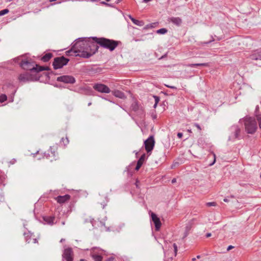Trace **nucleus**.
Instances as JSON below:
<instances>
[{
  "label": "nucleus",
  "mask_w": 261,
  "mask_h": 261,
  "mask_svg": "<svg viewBox=\"0 0 261 261\" xmlns=\"http://www.w3.org/2000/svg\"><path fill=\"white\" fill-rule=\"evenodd\" d=\"M7 96L5 94H1L0 95V102H3L4 101H5L6 100H7Z\"/></svg>",
  "instance_id": "nucleus-32"
},
{
  "label": "nucleus",
  "mask_w": 261,
  "mask_h": 261,
  "mask_svg": "<svg viewBox=\"0 0 261 261\" xmlns=\"http://www.w3.org/2000/svg\"><path fill=\"white\" fill-rule=\"evenodd\" d=\"M44 158L48 160L51 162L58 160L59 158L57 152V148L54 146L50 147L47 152L44 153Z\"/></svg>",
  "instance_id": "nucleus-7"
},
{
  "label": "nucleus",
  "mask_w": 261,
  "mask_h": 261,
  "mask_svg": "<svg viewBox=\"0 0 261 261\" xmlns=\"http://www.w3.org/2000/svg\"><path fill=\"white\" fill-rule=\"evenodd\" d=\"M3 181L2 178L0 176V184H2Z\"/></svg>",
  "instance_id": "nucleus-58"
},
{
  "label": "nucleus",
  "mask_w": 261,
  "mask_h": 261,
  "mask_svg": "<svg viewBox=\"0 0 261 261\" xmlns=\"http://www.w3.org/2000/svg\"><path fill=\"white\" fill-rule=\"evenodd\" d=\"M61 142H63V144L65 146L69 143V140L67 137H66L65 139L62 138L61 139Z\"/></svg>",
  "instance_id": "nucleus-35"
},
{
  "label": "nucleus",
  "mask_w": 261,
  "mask_h": 261,
  "mask_svg": "<svg viewBox=\"0 0 261 261\" xmlns=\"http://www.w3.org/2000/svg\"><path fill=\"white\" fill-rule=\"evenodd\" d=\"M133 22L136 25H138V26H140V27H142L143 26L144 24V22L142 20H137V19H134L133 20Z\"/></svg>",
  "instance_id": "nucleus-30"
},
{
  "label": "nucleus",
  "mask_w": 261,
  "mask_h": 261,
  "mask_svg": "<svg viewBox=\"0 0 261 261\" xmlns=\"http://www.w3.org/2000/svg\"><path fill=\"white\" fill-rule=\"evenodd\" d=\"M198 143L202 148H205L207 145L204 139L202 138H200L198 140Z\"/></svg>",
  "instance_id": "nucleus-27"
},
{
  "label": "nucleus",
  "mask_w": 261,
  "mask_h": 261,
  "mask_svg": "<svg viewBox=\"0 0 261 261\" xmlns=\"http://www.w3.org/2000/svg\"><path fill=\"white\" fill-rule=\"evenodd\" d=\"M99 196H100L98 199V202L102 206V208H104L109 201V199L107 195H105L103 194Z\"/></svg>",
  "instance_id": "nucleus-15"
},
{
  "label": "nucleus",
  "mask_w": 261,
  "mask_h": 261,
  "mask_svg": "<svg viewBox=\"0 0 261 261\" xmlns=\"http://www.w3.org/2000/svg\"><path fill=\"white\" fill-rule=\"evenodd\" d=\"M256 119L259 122V127L261 129V114H256Z\"/></svg>",
  "instance_id": "nucleus-33"
},
{
  "label": "nucleus",
  "mask_w": 261,
  "mask_h": 261,
  "mask_svg": "<svg viewBox=\"0 0 261 261\" xmlns=\"http://www.w3.org/2000/svg\"><path fill=\"white\" fill-rule=\"evenodd\" d=\"M167 57V54H165L164 55L162 56L161 58H159L160 60L163 59Z\"/></svg>",
  "instance_id": "nucleus-50"
},
{
  "label": "nucleus",
  "mask_w": 261,
  "mask_h": 261,
  "mask_svg": "<svg viewBox=\"0 0 261 261\" xmlns=\"http://www.w3.org/2000/svg\"><path fill=\"white\" fill-rule=\"evenodd\" d=\"M65 239H62L61 240H60V242H63L64 241H65Z\"/></svg>",
  "instance_id": "nucleus-60"
},
{
  "label": "nucleus",
  "mask_w": 261,
  "mask_h": 261,
  "mask_svg": "<svg viewBox=\"0 0 261 261\" xmlns=\"http://www.w3.org/2000/svg\"><path fill=\"white\" fill-rule=\"evenodd\" d=\"M166 87H168V88H171V89H176V87H175V86H169V85H165Z\"/></svg>",
  "instance_id": "nucleus-45"
},
{
  "label": "nucleus",
  "mask_w": 261,
  "mask_h": 261,
  "mask_svg": "<svg viewBox=\"0 0 261 261\" xmlns=\"http://www.w3.org/2000/svg\"><path fill=\"white\" fill-rule=\"evenodd\" d=\"M73 251L71 248H67L64 249L62 257L63 259L66 261H73Z\"/></svg>",
  "instance_id": "nucleus-13"
},
{
  "label": "nucleus",
  "mask_w": 261,
  "mask_h": 261,
  "mask_svg": "<svg viewBox=\"0 0 261 261\" xmlns=\"http://www.w3.org/2000/svg\"><path fill=\"white\" fill-rule=\"evenodd\" d=\"M9 10L8 9H5L1 11H0V16H3L7 13H8Z\"/></svg>",
  "instance_id": "nucleus-34"
},
{
  "label": "nucleus",
  "mask_w": 261,
  "mask_h": 261,
  "mask_svg": "<svg viewBox=\"0 0 261 261\" xmlns=\"http://www.w3.org/2000/svg\"><path fill=\"white\" fill-rule=\"evenodd\" d=\"M157 105H158V104H156V102H155V103H154V105L153 106V108H155L156 107Z\"/></svg>",
  "instance_id": "nucleus-57"
},
{
  "label": "nucleus",
  "mask_w": 261,
  "mask_h": 261,
  "mask_svg": "<svg viewBox=\"0 0 261 261\" xmlns=\"http://www.w3.org/2000/svg\"><path fill=\"white\" fill-rule=\"evenodd\" d=\"M152 28V25L151 24H147L145 27H144L143 29L144 30H147L148 28Z\"/></svg>",
  "instance_id": "nucleus-43"
},
{
  "label": "nucleus",
  "mask_w": 261,
  "mask_h": 261,
  "mask_svg": "<svg viewBox=\"0 0 261 261\" xmlns=\"http://www.w3.org/2000/svg\"><path fill=\"white\" fill-rule=\"evenodd\" d=\"M38 65L31 59H21L19 63V66L22 69L35 74L37 73Z\"/></svg>",
  "instance_id": "nucleus-3"
},
{
  "label": "nucleus",
  "mask_w": 261,
  "mask_h": 261,
  "mask_svg": "<svg viewBox=\"0 0 261 261\" xmlns=\"http://www.w3.org/2000/svg\"><path fill=\"white\" fill-rule=\"evenodd\" d=\"M113 259H114V257H110L107 258V259H106L105 261H113Z\"/></svg>",
  "instance_id": "nucleus-47"
},
{
  "label": "nucleus",
  "mask_w": 261,
  "mask_h": 261,
  "mask_svg": "<svg viewBox=\"0 0 261 261\" xmlns=\"http://www.w3.org/2000/svg\"><path fill=\"white\" fill-rule=\"evenodd\" d=\"M65 53L66 55L68 56H75V55L77 54V53H75V48H74V44L71 48L68 50H67Z\"/></svg>",
  "instance_id": "nucleus-24"
},
{
  "label": "nucleus",
  "mask_w": 261,
  "mask_h": 261,
  "mask_svg": "<svg viewBox=\"0 0 261 261\" xmlns=\"http://www.w3.org/2000/svg\"><path fill=\"white\" fill-rule=\"evenodd\" d=\"M153 97L155 99V102H156V104H158L160 101V97H159L158 96H154Z\"/></svg>",
  "instance_id": "nucleus-40"
},
{
  "label": "nucleus",
  "mask_w": 261,
  "mask_h": 261,
  "mask_svg": "<svg viewBox=\"0 0 261 261\" xmlns=\"http://www.w3.org/2000/svg\"><path fill=\"white\" fill-rule=\"evenodd\" d=\"M212 236V234L211 233H207L205 235L206 238H209Z\"/></svg>",
  "instance_id": "nucleus-52"
},
{
  "label": "nucleus",
  "mask_w": 261,
  "mask_h": 261,
  "mask_svg": "<svg viewBox=\"0 0 261 261\" xmlns=\"http://www.w3.org/2000/svg\"><path fill=\"white\" fill-rule=\"evenodd\" d=\"M214 41V39H212V40L208 41H206V42H201V44H208L213 41Z\"/></svg>",
  "instance_id": "nucleus-42"
},
{
  "label": "nucleus",
  "mask_w": 261,
  "mask_h": 261,
  "mask_svg": "<svg viewBox=\"0 0 261 261\" xmlns=\"http://www.w3.org/2000/svg\"><path fill=\"white\" fill-rule=\"evenodd\" d=\"M194 125L195 127H197V128L198 129V130H199V132H200V131L201 130V129H201V126H200V125H199V124H198V123H195L194 124Z\"/></svg>",
  "instance_id": "nucleus-38"
},
{
  "label": "nucleus",
  "mask_w": 261,
  "mask_h": 261,
  "mask_svg": "<svg viewBox=\"0 0 261 261\" xmlns=\"http://www.w3.org/2000/svg\"><path fill=\"white\" fill-rule=\"evenodd\" d=\"M70 198V196L68 194H66L63 196H58L55 198L58 203L62 204L68 201Z\"/></svg>",
  "instance_id": "nucleus-16"
},
{
  "label": "nucleus",
  "mask_w": 261,
  "mask_h": 261,
  "mask_svg": "<svg viewBox=\"0 0 261 261\" xmlns=\"http://www.w3.org/2000/svg\"><path fill=\"white\" fill-rule=\"evenodd\" d=\"M173 247H174L175 255H176V253H177V246L176 245V244H175V243L173 244Z\"/></svg>",
  "instance_id": "nucleus-39"
},
{
  "label": "nucleus",
  "mask_w": 261,
  "mask_h": 261,
  "mask_svg": "<svg viewBox=\"0 0 261 261\" xmlns=\"http://www.w3.org/2000/svg\"><path fill=\"white\" fill-rule=\"evenodd\" d=\"M206 205L207 206H216L217 205L216 203L215 202H207L206 203Z\"/></svg>",
  "instance_id": "nucleus-37"
},
{
  "label": "nucleus",
  "mask_w": 261,
  "mask_h": 261,
  "mask_svg": "<svg viewBox=\"0 0 261 261\" xmlns=\"http://www.w3.org/2000/svg\"><path fill=\"white\" fill-rule=\"evenodd\" d=\"M57 81L59 82H63L66 84H73L75 83V79L72 75H64L59 76L57 79Z\"/></svg>",
  "instance_id": "nucleus-11"
},
{
  "label": "nucleus",
  "mask_w": 261,
  "mask_h": 261,
  "mask_svg": "<svg viewBox=\"0 0 261 261\" xmlns=\"http://www.w3.org/2000/svg\"><path fill=\"white\" fill-rule=\"evenodd\" d=\"M95 44L99 45L101 47L108 49L111 51H113L121 43L120 41L107 39L104 37L98 38L97 37H91Z\"/></svg>",
  "instance_id": "nucleus-2"
},
{
  "label": "nucleus",
  "mask_w": 261,
  "mask_h": 261,
  "mask_svg": "<svg viewBox=\"0 0 261 261\" xmlns=\"http://www.w3.org/2000/svg\"><path fill=\"white\" fill-rule=\"evenodd\" d=\"M170 22H171L174 24L179 27L180 26L182 22V19L179 17H172L169 18L168 20Z\"/></svg>",
  "instance_id": "nucleus-20"
},
{
  "label": "nucleus",
  "mask_w": 261,
  "mask_h": 261,
  "mask_svg": "<svg viewBox=\"0 0 261 261\" xmlns=\"http://www.w3.org/2000/svg\"><path fill=\"white\" fill-rule=\"evenodd\" d=\"M37 73H39L40 71H43V70H49L50 68L49 67H44L40 66L39 65H38L37 66Z\"/></svg>",
  "instance_id": "nucleus-28"
},
{
  "label": "nucleus",
  "mask_w": 261,
  "mask_h": 261,
  "mask_svg": "<svg viewBox=\"0 0 261 261\" xmlns=\"http://www.w3.org/2000/svg\"><path fill=\"white\" fill-rule=\"evenodd\" d=\"M75 48V57L79 56L83 58L88 59L98 51L99 46L95 44L91 38H79L74 43Z\"/></svg>",
  "instance_id": "nucleus-1"
},
{
  "label": "nucleus",
  "mask_w": 261,
  "mask_h": 261,
  "mask_svg": "<svg viewBox=\"0 0 261 261\" xmlns=\"http://www.w3.org/2000/svg\"><path fill=\"white\" fill-rule=\"evenodd\" d=\"M177 137L179 138H181L182 137V134L181 133H178L177 134Z\"/></svg>",
  "instance_id": "nucleus-48"
},
{
  "label": "nucleus",
  "mask_w": 261,
  "mask_h": 261,
  "mask_svg": "<svg viewBox=\"0 0 261 261\" xmlns=\"http://www.w3.org/2000/svg\"><path fill=\"white\" fill-rule=\"evenodd\" d=\"M113 95L118 98L123 99L125 98V94L123 92L119 90H115L113 92Z\"/></svg>",
  "instance_id": "nucleus-23"
},
{
  "label": "nucleus",
  "mask_w": 261,
  "mask_h": 261,
  "mask_svg": "<svg viewBox=\"0 0 261 261\" xmlns=\"http://www.w3.org/2000/svg\"><path fill=\"white\" fill-rule=\"evenodd\" d=\"M231 135L228 137L229 141H234L235 139H240L241 129L238 125H232L230 128Z\"/></svg>",
  "instance_id": "nucleus-9"
},
{
  "label": "nucleus",
  "mask_w": 261,
  "mask_h": 261,
  "mask_svg": "<svg viewBox=\"0 0 261 261\" xmlns=\"http://www.w3.org/2000/svg\"><path fill=\"white\" fill-rule=\"evenodd\" d=\"M223 201L225 202H228L229 201V200L227 198H225L224 199H223Z\"/></svg>",
  "instance_id": "nucleus-54"
},
{
  "label": "nucleus",
  "mask_w": 261,
  "mask_h": 261,
  "mask_svg": "<svg viewBox=\"0 0 261 261\" xmlns=\"http://www.w3.org/2000/svg\"><path fill=\"white\" fill-rule=\"evenodd\" d=\"M91 104H92V103L91 102H90L88 103V106H90L91 105Z\"/></svg>",
  "instance_id": "nucleus-62"
},
{
  "label": "nucleus",
  "mask_w": 261,
  "mask_h": 261,
  "mask_svg": "<svg viewBox=\"0 0 261 261\" xmlns=\"http://www.w3.org/2000/svg\"><path fill=\"white\" fill-rule=\"evenodd\" d=\"M65 221H62V225H64V224H65Z\"/></svg>",
  "instance_id": "nucleus-63"
},
{
  "label": "nucleus",
  "mask_w": 261,
  "mask_h": 261,
  "mask_svg": "<svg viewBox=\"0 0 261 261\" xmlns=\"http://www.w3.org/2000/svg\"><path fill=\"white\" fill-rule=\"evenodd\" d=\"M18 80L19 82L27 83L31 81H38L39 80V77L34 73L26 71L20 74L18 77Z\"/></svg>",
  "instance_id": "nucleus-5"
},
{
  "label": "nucleus",
  "mask_w": 261,
  "mask_h": 261,
  "mask_svg": "<svg viewBox=\"0 0 261 261\" xmlns=\"http://www.w3.org/2000/svg\"><path fill=\"white\" fill-rule=\"evenodd\" d=\"M168 32L166 28H162L156 31V33L160 34H165Z\"/></svg>",
  "instance_id": "nucleus-31"
},
{
  "label": "nucleus",
  "mask_w": 261,
  "mask_h": 261,
  "mask_svg": "<svg viewBox=\"0 0 261 261\" xmlns=\"http://www.w3.org/2000/svg\"><path fill=\"white\" fill-rule=\"evenodd\" d=\"M130 108L132 111L135 112H138L139 110H142V107L139 105V102L136 100H135L133 102V103L131 104Z\"/></svg>",
  "instance_id": "nucleus-18"
},
{
  "label": "nucleus",
  "mask_w": 261,
  "mask_h": 261,
  "mask_svg": "<svg viewBox=\"0 0 261 261\" xmlns=\"http://www.w3.org/2000/svg\"><path fill=\"white\" fill-rule=\"evenodd\" d=\"M245 130L248 134H253L257 129V123L254 118H246L245 120Z\"/></svg>",
  "instance_id": "nucleus-4"
},
{
  "label": "nucleus",
  "mask_w": 261,
  "mask_h": 261,
  "mask_svg": "<svg viewBox=\"0 0 261 261\" xmlns=\"http://www.w3.org/2000/svg\"><path fill=\"white\" fill-rule=\"evenodd\" d=\"M128 17L130 18V19L132 20V22H133V20L135 19L132 16H131L130 15H129L128 16Z\"/></svg>",
  "instance_id": "nucleus-53"
},
{
  "label": "nucleus",
  "mask_w": 261,
  "mask_h": 261,
  "mask_svg": "<svg viewBox=\"0 0 261 261\" xmlns=\"http://www.w3.org/2000/svg\"><path fill=\"white\" fill-rule=\"evenodd\" d=\"M101 4L103 5H105L106 6H110V7H112V5L111 4H108V3H107L106 2H101L100 3Z\"/></svg>",
  "instance_id": "nucleus-41"
},
{
  "label": "nucleus",
  "mask_w": 261,
  "mask_h": 261,
  "mask_svg": "<svg viewBox=\"0 0 261 261\" xmlns=\"http://www.w3.org/2000/svg\"><path fill=\"white\" fill-rule=\"evenodd\" d=\"M145 149L146 150L148 153H149L153 150L154 144L155 141L154 139V137L153 136H150L148 138H147L144 142Z\"/></svg>",
  "instance_id": "nucleus-10"
},
{
  "label": "nucleus",
  "mask_w": 261,
  "mask_h": 261,
  "mask_svg": "<svg viewBox=\"0 0 261 261\" xmlns=\"http://www.w3.org/2000/svg\"><path fill=\"white\" fill-rule=\"evenodd\" d=\"M191 228H192L191 225H188L186 226L184 238H186L188 236V235L189 234V231L191 229Z\"/></svg>",
  "instance_id": "nucleus-29"
},
{
  "label": "nucleus",
  "mask_w": 261,
  "mask_h": 261,
  "mask_svg": "<svg viewBox=\"0 0 261 261\" xmlns=\"http://www.w3.org/2000/svg\"><path fill=\"white\" fill-rule=\"evenodd\" d=\"M69 61V59L64 56L56 57L53 62L54 69L56 70L62 68L64 66L66 65Z\"/></svg>",
  "instance_id": "nucleus-6"
},
{
  "label": "nucleus",
  "mask_w": 261,
  "mask_h": 261,
  "mask_svg": "<svg viewBox=\"0 0 261 261\" xmlns=\"http://www.w3.org/2000/svg\"><path fill=\"white\" fill-rule=\"evenodd\" d=\"M197 258H200V255H197Z\"/></svg>",
  "instance_id": "nucleus-64"
},
{
  "label": "nucleus",
  "mask_w": 261,
  "mask_h": 261,
  "mask_svg": "<svg viewBox=\"0 0 261 261\" xmlns=\"http://www.w3.org/2000/svg\"><path fill=\"white\" fill-rule=\"evenodd\" d=\"M33 243H38L37 239L36 238L33 239Z\"/></svg>",
  "instance_id": "nucleus-49"
},
{
  "label": "nucleus",
  "mask_w": 261,
  "mask_h": 261,
  "mask_svg": "<svg viewBox=\"0 0 261 261\" xmlns=\"http://www.w3.org/2000/svg\"><path fill=\"white\" fill-rule=\"evenodd\" d=\"M61 218L59 212L55 213L54 216H44L43 219L47 224L53 225L58 222V220Z\"/></svg>",
  "instance_id": "nucleus-8"
},
{
  "label": "nucleus",
  "mask_w": 261,
  "mask_h": 261,
  "mask_svg": "<svg viewBox=\"0 0 261 261\" xmlns=\"http://www.w3.org/2000/svg\"><path fill=\"white\" fill-rule=\"evenodd\" d=\"M250 59L252 60H261V48L258 49L254 51L250 55Z\"/></svg>",
  "instance_id": "nucleus-17"
},
{
  "label": "nucleus",
  "mask_w": 261,
  "mask_h": 261,
  "mask_svg": "<svg viewBox=\"0 0 261 261\" xmlns=\"http://www.w3.org/2000/svg\"><path fill=\"white\" fill-rule=\"evenodd\" d=\"M234 248V246H232V245H229L228 247H227V251H229L231 249H233Z\"/></svg>",
  "instance_id": "nucleus-46"
},
{
  "label": "nucleus",
  "mask_w": 261,
  "mask_h": 261,
  "mask_svg": "<svg viewBox=\"0 0 261 261\" xmlns=\"http://www.w3.org/2000/svg\"><path fill=\"white\" fill-rule=\"evenodd\" d=\"M91 256L95 261H102V256L100 255L97 254L95 253L92 252L91 253Z\"/></svg>",
  "instance_id": "nucleus-25"
},
{
  "label": "nucleus",
  "mask_w": 261,
  "mask_h": 261,
  "mask_svg": "<svg viewBox=\"0 0 261 261\" xmlns=\"http://www.w3.org/2000/svg\"><path fill=\"white\" fill-rule=\"evenodd\" d=\"M21 57H22L21 56V57H17V58H15V59H14V61L16 63V62L17 63V62H19V60H21Z\"/></svg>",
  "instance_id": "nucleus-44"
},
{
  "label": "nucleus",
  "mask_w": 261,
  "mask_h": 261,
  "mask_svg": "<svg viewBox=\"0 0 261 261\" xmlns=\"http://www.w3.org/2000/svg\"><path fill=\"white\" fill-rule=\"evenodd\" d=\"M176 182V178H173V179H172V180H171V183H172V184H174V183H175Z\"/></svg>",
  "instance_id": "nucleus-51"
},
{
  "label": "nucleus",
  "mask_w": 261,
  "mask_h": 261,
  "mask_svg": "<svg viewBox=\"0 0 261 261\" xmlns=\"http://www.w3.org/2000/svg\"><path fill=\"white\" fill-rule=\"evenodd\" d=\"M189 67H208L210 66L208 63H196V64H189L187 65Z\"/></svg>",
  "instance_id": "nucleus-22"
},
{
  "label": "nucleus",
  "mask_w": 261,
  "mask_h": 261,
  "mask_svg": "<svg viewBox=\"0 0 261 261\" xmlns=\"http://www.w3.org/2000/svg\"><path fill=\"white\" fill-rule=\"evenodd\" d=\"M151 1V0H143V2L144 3H148V2H149Z\"/></svg>",
  "instance_id": "nucleus-56"
},
{
  "label": "nucleus",
  "mask_w": 261,
  "mask_h": 261,
  "mask_svg": "<svg viewBox=\"0 0 261 261\" xmlns=\"http://www.w3.org/2000/svg\"><path fill=\"white\" fill-rule=\"evenodd\" d=\"M138 183H139V181L138 180H137L136 183H135V185L136 186V187L138 188Z\"/></svg>",
  "instance_id": "nucleus-55"
},
{
  "label": "nucleus",
  "mask_w": 261,
  "mask_h": 261,
  "mask_svg": "<svg viewBox=\"0 0 261 261\" xmlns=\"http://www.w3.org/2000/svg\"><path fill=\"white\" fill-rule=\"evenodd\" d=\"M146 159V154L145 153H143L139 158L137 163V165L135 168V170L138 171L139 169L141 168L142 165H143L144 162L145 161Z\"/></svg>",
  "instance_id": "nucleus-19"
},
{
  "label": "nucleus",
  "mask_w": 261,
  "mask_h": 261,
  "mask_svg": "<svg viewBox=\"0 0 261 261\" xmlns=\"http://www.w3.org/2000/svg\"><path fill=\"white\" fill-rule=\"evenodd\" d=\"M150 212L151 221L154 224L155 230L156 231H159L161 226V222L160 221V219L155 213L151 212V211Z\"/></svg>",
  "instance_id": "nucleus-14"
},
{
  "label": "nucleus",
  "mask_w": 261,
  "mask_h": 261,
  "mask_svg": "<svg viewBox=\"0 0 261 261\" xmlns=\"http://www.w3.org/2000/svg\"><path fill=\"white\" fill-rule=\"evenodd\" d=\"M93 89L99 92L103 93H109L111 91L110 88L107 85L101 83L94 84Z\"/></svg>",
  "instance_id": "nucleus-12"
},
{
  "label": "nucleus",
  "mask_w": 261,
  "mask_h": 261,
  "mask_svg": "<svg viewBox=\"0 0 261 261\" xmlns=\"http://www.w3.org/2000/svg\"><path fill=\"white\" fill-rule=\"evenodd\" d=\"M23 236H24L25 242L27 243H30L31 242L32 234L30 232H24Z\"/></svg>",
  "instance_id": "nucleus-26"
},
{
  "label": "nucleus",
  "mask_w": 261,
  "mask_h": 261,
  "mask_svg": "<svg viewBox=\"0 0 261 261\" xmlns=\"http://www.w3.org/2000/svg\"><path fill=\"white\" fill-rule=\"evenodd\" d=\"M5 200L4 195L2 191H0V202H3Z\"/></svg>",
  "instance_id": "nucleus-36"
},
{
  "label": "nucleus",
  "mask_w": 261,
  "mask_h": 261,
  "mask_svg": "<svg viewBox=\"0 0 261 261\" xmlns=\"http://www.w3.org/2000/svg\"><path fill=\"white\" fill-rule=\"evenodd\" d=\"M53 57V54L51 53H48L43 56L41 60L44 62H47Z\"/></svg>",
  "instance_id": "nucleus-21"
},
{
  "label": "nucleus",
  "mask_w": 261,
  "mask_h": 261,
  "mask_svg": "<svg viewBox=\"0 0 261 261\" xmlns=\"http://www.w3.org/2000/svg\"><path fill=\"white\" fill-rule=\"evenodd\" d=\"M156 118V115H153V116H152V118H153V119H155Z\"/></svg>",
  "instance_id": "nucleus-59"
},
{
  "label": "nucleus",
  "mask_w": 261,
  "mask_h": 261,
  "mask_svg": "<svg viewBox=\"0 0 261 261\" xmlns=\"http://www.w3.org/2000/svg\"><path fill=\"white\" fill-rule=\"evenodd\" d=\"M122 0H117L116 3H119V2H121Z\"/></svg>",
  "instance_id": "nucleus-61"
}]
</instances>
